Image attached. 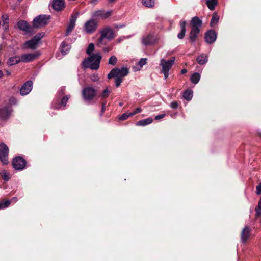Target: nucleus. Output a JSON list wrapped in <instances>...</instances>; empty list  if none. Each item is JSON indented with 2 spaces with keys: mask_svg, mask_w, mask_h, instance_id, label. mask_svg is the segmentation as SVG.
I'll return each instance as SVG.
<instances>
[{
  "mask_svg": "<svg viewBox=\"0 0 261 261\" xmlns=\"http://www.w3.org/2000/svg\"><path fill=\"white\" fill-rule=\"evenodd\" d=\"M12 111L10 106H5L0 108V119L2 120H7L10 116Z\"/></svg>",
  "mask_w": 261,
  "mask_h": 261,
  "instance_id": "obj_15",
  "label": "nucleus"
},
{
  "mask_svg": "<svg viewBox=\"0 0 261 261\" xmlns=\"http://www.w3.org/2000/svg\"><path fill=\"white\" fill-rule=\"evenodd\" d=\"M200 79V75L197 72L193 73L191 76L190 80L192 83L194 84H197Z\"/></svg>",
  "mask_w": 261,
  "mask_h": 261,
  "instance_id": "obj_32",
  "label": "nucleus"
},
{
  "mask_svg": "<svg viewBox=\"0 0 261 261\" xmlns=\"http://www.w3.org/2000/svg\"><path fill=\"white\" fill-rule=\"evenodd\" d=\"M38 43L32 38L31 40L26 41L24 44V48L34 50L36 49Z\"/></svg>",
  "mask_w": 261,
  "mask_h": 261,
  "instance_id": "obj_23",
  "label": "nucleus"
},
{
  "mask_svg": "<svg viewBox=\"0 0 261 261\" xmlns=\"http://www.w3.org/2000/svg\"><path fill=\"white\" fill-rule=\"evenodd\" d=\"M165 116V114L158 115L155 117L154 119L155 120H159L160 119H161L164 118Z\"/></svg>",
  "mask_w": 261,
  "mask_h": 261,
  "instance_id": "obj_53",
  "label": "nucleus"
},
{
  "mask_svg": "<svg viewBox=\"0 0 261 261\" xmlns=\"http://www.w3.org/2000/svg\"><path fill=\"white\" fill-rule=\"evenodd\" d=\"M97 23L94 19L87 21L84 25L85 32L89 34L93 33L96 29Z\"/></svg>",
  "mask_w": 261,
  "mask_h": 261,
  "instance_id": "obj_12",
  "label": "nucleus"
},
{
  "mask_svg": "<svg viewBox=\"0 0 261 261\" xmlns=\"http://www.w3.org/2000/svg\"><path fill=\"white\" fill-rule=\"evenodd\" d=\"M106 103H107V100H104L103 101H102L101 113H100L101 116L103 115V113L105 112V111L106 110Z\"/></svg>",
  "mask_w": 261,
  "mask_h": 261,
  "instance_id": "obj_43",
  "label": "nucleus"
},
{
  "mask_svg": "<svg viewBox=\"0 0 261 261\" xmlns=\"http://www.w3.org/2000/svg\"><path fill=\"white\" fill-rule=\"evenodd\" d=\"M91 80L93 82H97L99 80V77L97 74H93L91 76Z\"/></svg>",
  "mask_w": 261,
  "mask_h": 261,
  "instance_id": "obj_52",
  "label": "nucleus"
},
{
  "mask_svg": "<svg viewBox=\"0 0 261 261\" xmlns=\"http://www.w3.org/2000/svg\"><path fill=\"white\" fill-rule=\"evenodd\" d=\"M251 235V229L248 226H245L242 230L240 234L242 243L246 244L247 241L250 239Z\"/></svg>",
  "mask_w": 261,
  "mask_h": 261,
  "instance_id": "obj_14",
  "label": "nucleus"
},
{
  "mask_svg": "<svg viewBox=\"0 0 261 261\" xmlns=\"http://www.w3.org/2000/svg\"><path fill=\"white\" fill-rule=\"evenodd\" d=\"M2 27L5 30V31H8L9 30V22H3Z\"/></svg>",
  "mask_w": 261,
  "mask_h": 261,
  "instance_id": "obj_49",
  "label": "nucleus"
},
{
  "mask_svg": "<svg viewBox=\"0 0 261 261\" xmlns=\"http://www.w3.org/2000/svg\"><path fill=\"white\" fill-rule=\"evenodd\" d=\"M54 109H57V110H58L60 108V106L59 105L54 106Z\"/></svg>",
  "mask_w": 261,
  "mask_h": 261,
  "instance_id": "obj_56",
  "label": "nucleus"
},
{
  "mask_svg": "<svg viewBox=\"0 0 261 261\" xmlns=\"http://www.w3.org/2000/svg\"><path fill=\"white\" fill-rule=\"evenodd\" d=\"M11 201H17V199L16 197H13L11 200H10Z\"/></svg>",
  "mask_w": 261,
  "mask_h": 261,
  "instance_id": "obj_58",
  "label": "nucleus"
},
{
  "mask_svg": "<svg viewBox=\"0 0 261 261\" xmlns=\"http://www.w3.org/2000/svg\"><path fill=\"white\" fill-rule=\"evenodd\" d=\"M142 4L146 7L151 8L154 5V0H142Z\"/></svg>",
  "mask_w": 261,
  "mask_h": 261,
  "instance_id": "obj_35",
  "label": "nucleus"
},
{
  "mask_svg": "<svg viewBox=\"0 0 261 261\" xmlns=\"http://www.w3.org/2000/svg\"><path fill=\"white\" fill-rule=\"evenodd\" d=\"M129 116H131L130 115V113H125L124 114H123L120 117H119V120H121V121H124V120H126L127 119H128V118L129 117Z\"/></svg>",
  "mask_w": 261,
  "mask_h": 261,
  "instance_id": "obj_41",
  "label": "nucleus"
},
{
  "mask_svg": "<svg viewBox=\"0 0 261 261\" xmlns=\"http://www.w3.org/2000/svg\"><path fill=\"white\" fill-rule=\"evenodd\" d=\"M257 134L261 138V132H258Z\"/></svg>",
  "mask_w": 261,
  "mask_h": 261,
  "instance_id": "obj_62",
  "label": "nucleus"
},
{
  "mask_svg": "<svg viewBox=\"0 0 261 261\" xmlns=\"http://www.w3.org/2000/svg\"><path fill=\"white\" fill-rule=\"evenodd\" d=\"M0 175L5 181H9L11 178L10 174L6 170H3L0 172Z\"/></svg>",
  "mask_w": 261,
  "mask_h": 261,
  "instance_id": "obj_31",
  "label": "nucleus"
},
{
  "mask_svg": "<svg viewBox=\"0 0 261 261\" xmlns=\"http://www.w3.org/2000/svg\"><path fill=\"white\" fill-rule=\"evenodd\" d=\"M217 37V34L214 30H210L206 31L204 34V39L206 43L213 44L214 43Z\"/></svg>",
  "mask_w": 261,
  "mask_h": 261,
  "instance_id": "obj_11",
  "label": "nucleus"
},
{
  "mask_svg": "<svg viewBox=\"0 0 261 261\" xmlns=\"http://www.w3.org/2000/svg\"><path fill=\"white\" fill-rule=\"evenodd\" d=\"M65 7L64 0H53L52 8L57 11L63 10Z\"/></svg>",
  "mask_w": 261,
  "mask_h": 261,
  "instance_id": "obj_18",
  "label": "nucleus"
},
{
  "mask_svg": "<svg viewBox=\"0 0 261 261\" xmlns=\"http://www.w3.org/2000/svg\"><path fill=\"white\" fill-rule=\"evenodd\" d=\"M10 74H11V72L10 71H7V75H10Z\"/></svg>",
  "mask_w": 261,
  "mask_h": 261,
  "instance_id": "obj_61",
  "label": "nucleus"
},
{
  "mask_svg": "<svg viewBox=\"0 0 261 261\" xmlns=\"http://www.w3.org/2000/svg\"><path fill=\"white\" fill-rule=\"evenodd\" d=\"M11 203V201L7 200L6 201L2 200L0 201V209H4L8 207Z\"/></svg>",
  "mask_w": 261,
  "mask_h": 261,
  "instance_id": "obj_34",
  "label": "nucleus"
},
{
  "mask_svg": "<svg viewBox=\"0 0 261 261\" xmlns=\"http://www.w3.org/2000/svg\"><path fill=\"white\" fill-rule=\"evenodd\" d=\"M142 109L140 108H137L133 112H130V115L133 116L138 113L141 112Z\"/></svg>",
  "mask_w": 261,
  "mask_h": 261,
  "instance_id": "obj_46",
  "label": "nucleus"
},
{
  "mask_svg": "<svg viewBox=\"0 0 261 261\" xmlns=\"http://www.w3.org/2000/svg\"><path fill=\"white\" fill-rule=\"evenodd\" d=\"M79 15V13L78 12L73 13L71 15L69 20V23L66 29V36L69 35V34L74 29L75 25V22Z\"/></svg>",
  "mask_w": 261,
  "mask_h": 261,
  "instance_id": "obj_10",
  "label": "nucleus"
},
{
  "mask_svg": "<svg viewBox=\"0 0 261 261\" xmlns=\"http://www.w3.org/2000/svg\"><path fill=\"white\" fill-rule=\"evenodd\" d=\"M109 1L110 3H114L116 1V0H109Z\"/></svg>",
  "mask_w": 261,
  "mask_h": 261,
  "instance_id": "obj_60",
  "label": "nucleus"
},
{
  "mask_svg": "<svg viewBox=\"0 0 261 261\" xmlns=\"http://www.w3.org/2000/svg\"><path fill=\"white\" fill-rule=\"evenodd\" d=\"M97 90L90 86L83 88L82 90V96L85 101H90L93 99L96 95Z\"/></svg>",
  "mask_w": 261,
  "mask_h": 261,
  "instance_id": "obj_5",
  "label": "nucleus"
},
{
  "mask_svg": "<svg viewBox=\"0 0 261 261\" xmlns=\"http://www.w3.org/2000/svg\"><path fill=\"white\" fill-rule=\"evenodd\" d=\"M256 216H261V197L258 201V205L255 208Z\"/></svg>",
  "mask_w": 261,
  "mask_h": 261,
  "instance_id": "obj_36",
  "label": "nucleus"
},
{
  "mask_svg": "<svg viewBox=\"0 0 261 261\" xmlns=\"http://www.w3.org/2000/svg\"><path fill=\"white\" fill-rule=\"evenodd\" d=\"M122 82V78H121V77H116L115 79V86H116V87H119Z\"/></svg>",
  "mask_w": 261,
  "mask_h": 261,
  "instance_id": "obj_42",
  "label": "nucleus"
},
{
  "mask_svg": "<svg viewBox=\"0 0 261 261\" xmlns=\"http://www.w3.org/2000/svg\"><path fill=\"white\" fill-rule=\"evenodd\" d=\"M129 73V69L127 67H123L121 69L114 68L108 74V78L111 79L114 77H121L123 79Z\"/></svg>",
  "mask_w": 261,
  "mask_h": 261,
  "instance_id": "obj_4",
  "label": "nucleus"
},
{
  "mask_svg": "<svg viewBox=\"0 0 261 261\" xmlns=\"http://www.w3.org/2000/svg\"><path fill=\"white\" fill-rule=\"evenodd\" d=\"M97 1V0H91L90 1V3H92V4H93V3H94Z\"/></svg>",
  "mask_w": 261,
  "mask_h": 261,
  "instance_id": "obj_59",
  "label": "nucleus"
},
{
  "mask_svg": "<svg viewBox=\"0 0 261 261\" xmlns=\"http://www.w3.org/2000/svg\"><path fill=\"white\" fill-rule=\"evenodd\" d=\"M9 149L7 145L3 142L0 143V161L3 165L8 164Z\"/></svg>",
  "mask_w": 261,
  "mask_h": 261,
  "instance_id": "obj_6",
  "label": "nucleus"
},
{
  "mask_svg": "<svg viewBox=\"0 0 261 261\" xmlns=\"http://www.w3.org/2000/svg\"><path fill=\"white\" fill-rule=\"evenodd\" d=\"M40 55V53L38 51L34 53L22 54L20 58L21 62L28 63L35 60L38 58Z\"/></svg>",
  "mask_w": 261,
  "mask_h": 261,
  "instance_id": "obj_9",
  "label": "nucleus"
},
{
  "mask_svg": "<svg viewBox=\"0 0 261 261\" xmlns=\"http://www.w3.org/2000/svg\"><path fill=\"white\" fill-rule=\"evenodd\" d=\"M94 45L93 43H91L89 44L87 49H86V54L89 55H91L92 53L94 51Z\"/></svg>",
  "mask_w": 261,
  "mask_h": 261,
  "instance_id": "obj_37",
  "label": "nucleus"
},
{
  "mask_svg": "<svg viewBox=\"0 0 261 261\" xmlns=\"http://www.w3.org/2000/svg\"><path fill=\"white\" fill-rule=\"evenodd\" d=\"M111 93V90L107 87L99 94V97L101 98L102 101H103L104 100H106V99L109 97Z\"/></svg>",
  "mask_w": 261,
  "mask_h": 261,
  "instance_id": "obj_25",
  "label": "nucleus"
},
{
  "mask_svg": "<svg viewBox=\"0 0 261 261\" xmlns=\"http://www.w3.org/2000/svg\"><path fill=\"white\" fill-rule=\"evenodd\" d=\"M124 26V25H121V24H119V25H118V24H115L114 25V28H116V29H119V28H122Z\"/></svg>",
  "mask_w": 261,
  "mask_h": 261,
  "instance_id": "obj_54",
  "label": "nucleus"
},
{
  "mask_svg": "<svg viewBox=\"0 0 261 261\" xmlns=\"http://www.w3.org/2000/svg\"><path fill=\"white\" fill-rule=\"evenodd\" d=\"M196 61L198 64L203 65L207 63L208 61V57L207 55L203 54L197 57Z\"/></svg>",
  "mask_w": 261,
  "mask_h": 261,
  "instance_id": "obj_26",
  "label": "nucleus"
},
{
  "mask_svg": "<svg viewBox=\"0 0 261 261\" xmlns=\"http://www.w3.org/2000/svg\"><path fill=\"white\" fill-rule=\"evenodd\" d=\"M49 18L50 16H47L46 15H40L36 17L33 20L34 27L38 28L41 25H47Z\"/></svg>",
  "mask_w": 261,
  "mask_h": 261,
  "instance_id": "obj_8",
  "label": "nucleus"
},
{
  "mask_svg": "<svg viewBox=\"0 0 261 261\" xmlns=\"http://www.w3.org/2000/svg\"><path fill=\"white\" fill-rule=\"evenodd\" d=\"M199 33L200 29H196L191 28V30L189 36V40L191 43H193L195 42Z\"/></svg>",
  "mask_w": 261,
  "mask_h": 261,
  "instance_id": "obj_20",
  "label": "nucleus"
},
{
  "mask_svg": "<svg viewBox=\"0 0 261 261\" xmlns=\"http://www.w3.org/2000/svg\"><path fill=\"white\" fill-rule=\"evenodd\" d=\"M219 20V16L218 15V13L216 12H215L212 15V18L210 22V26L211 27H214L217 23L218 22Z\"/></svg>",
  "mask_w": 261,
  "mask_h": 261,
  "instance_id": "obj_30",
  "label": "nucleus"
},
{
  "mask_svg": "<svg viewBox=\"0 0 261 261\" xmlns=\"http://www.w3.org/2000/svg\"><path fill=\"white\" fill-rule=\"evenodd\" d=\"M256 193L257 195L261 194V182L256 186Z\"/></svg>",
  "mask_w": 261,
  "mask_h": 261,
  "instance_id": "obj_47",
  "label": "nucleus"
},
{
  "mask_svg": "<svg viewBox=\"0 0 261 261\" xmlns=\"http://www.w3.org/2000/svg\"><path fill=\"white\" fill-rule=\"evenodd\" d=\"M13 167L16 170H22L26 167L27 161L21 156H16L12 161Z\"/></svg>",
  "mask_w": 261,
  "mask_h": 261,
  "instance_id": "obj_7",
  "label": "nucleus"
},
{
  "mask_svg": "<svg viewBox=\"0 0 261 261\" xmlns=\"http://www.w3.org/2000/svg\"><path fill=\"white\" fill-rule=\"evenodd\" d=\"M65 88L64 87H62L60 88L58 91V94L60 96H62L65 94Z\"/></svg>",
  "mask_w": 261,
  "mask_h": 261,
  "instance_id": "obj_48",
  "label": "nucleus"
},
{
  "mask_svg": "<svg viewBox=\"0 0 261 261\" xmlns=\"http://www.w3.org/2000/svg\"><path fill=\"white\" fill-rule=\"evenodd\" d=\"M20 62H21L20 57L15 56L14 57H11L9 58V59L8 60L7 63L10 65H13L19 63Z\"/></svg>",
  "mask_w": 261,
  "mask_h": 261,
  "instance_id": "obj_27",
  "label": "nucleus"
},
{
  "mask_svg": "<svg viewBox=\"0 0 261 261\" xmlns=\"http://www.w3.org/2000/svg\"><path fill=\"white\" fill-rule=\"evenodd\" d=\"M70 98V95H67L62 97L61 100L60 105L63 106H65L68 99Z\"/></svg>",
  "mask_w": 261,
  "mask_h": 261,
  "instance_id": "obj_39",
  "label": "nucleus"
},
{
  "mask_svg": "<svg viewBox=\"0 0 261 261\" xmlns=\"http://www.w3.org/2000/svg\"><path fill=\"white\" fill-rule=\"evenodd\" d=\"M192 94L193 92L191 90L187 89L184 92L183 97L187 100H190L192 98Z\"/></svg>",
  "mask_w": 261,
  "mask_h": 261,
  "instance_id": "obj_33",
  "label": "nucleus"
},
{
  "mask_svg": "<svg viewBox=\"0 0 261 261\" xmlns=\"http://www.w3.org/2000/svg\"><path fill=\"white\" fill-rule=\"evenodd\" d=\"M175 60L174 57H171L168 60L162 59L161 60L160 65L162 66V72L164 73L165 79H167L169 76V71L172 68Z\"/></svg>",
  "mask_w": 261,
  "mask_h": 261,
  "instance_id": "obj_3",
  "label": "nucleus"
},
{
  "mask_svg": "<svg viewBox=\"0 0 261 261\" xmlns=\"http://www.w3.org/2000/svg\"><path fill=\"white\" fill-rule=\"evenodd\" d=\"M43 37V34L42 33H38L35 36H34L32 38L37 43L39 42L40 39Z\"/></svg>",
  "mask_w": 261,
  "mask_h": 261,
  "instance_id": "obj_40",
  "label": "nucleus"
},
{
  "mask_svg": "<svg viewBox=\"0 0 261 261\" xmlns=\"http://www.w3.org/2000/svg\"><path fill=\"white\" fill-rule=\"evenodd\" d=\"M178 106L179 103L177 101H174L172 102L170 104L171 108L174 109H176L178 108Z\"/></svg>",
  "mask_w": 261,
  "mask_h": 261,
  "instance_id": "obj_45",
  "label": "nucleus"
},
{
  "mask_svg": "<svg viewBox=\"0 0 261 261\" xmlns=\"http://www.w3.org/2000/svg\"><path fill=\"white\" fill-rule=\"evenodd\" d=\"M181 72L182 74H185L187 72V70L186 69H183L181 70Z\"/></svg>",
  "mask_w": 261,
  "mask_h": 261,
  "instance_id": "obj_55",
  "label": "nucleus"
},
{
  "mask_svg": "<svg viewBox=\"0 0 261 261\" xmlns=\"http://www.w3.org/2000/svg\"><path fill=\"white\" fill-rule=\"evenodd\" d=\"M206 4L210 10H214L218 4V0H206Z\"/></svg>",
  "mask_w": 261,
  "mask_h": 261,
  "instance_id": "obj_29",
  "label": "nucleus"
},
{
  "mask_svg": "<svg viewBox=\"0 0 261 261\" xmlns=\"http://www.w3.org/2000/svg\"><path fill=\"white\" fill-rule=\"evenodd\" d=\"M112 11L105 12L102 10L95 11L93 13V17L95 18L106 19L110 17L112 14Z\"/></svg>",
  "mask_w": 261,
  "mask_h": 261,
  "instance_id": "obj_16",
  "label": "nucleus"
},
{
  "mask_svg": "<svg viewBox=\"0 0 261 261\" xmlns=\"http://www.w3.org/2000/svg\"><path fill=\"white\" fill-rule=\"evenodd\" d=\"M4 76L3 72L2 70H0V79L2 78Z\"/></svg>",
  "mask_w": 261,
  "mask_h": 261,
  "instance_id": "obj_57",
  "label": "nucleus"
},
{
  "mask_svg": "<svg viewBox=\"0 0 261 261\" xmlns=\"http://www.w3.org/2000/svg\"><path fill=\"white\" fill-rule=\"evenodd\" d=\"M100 36L97 40V45L100 46V45L105 44L103 42L104 39H107L109 40H113L115 37L116 34L113 30L110 27H105L100 32Z\"/></svg>",
  "mask_w": 261,
  "mask_h": 261,
  "instance_id": "obj_2",
  "label": "nucleus"
},
{
  "mask_svg": "<svg viewBox=\"0 0 261 261\" xmlns=\"http://www.w3.org/2000/svg\"><path fill=\"white\" fill-rule=\"evenodd\" d=\"M153 121V119L151 118H148L145 119L140 120L138 121L136 123L137 126H146L147 125L151 124Z\"/></svg>",
  "mask_w": 261,
  "mask_h": 261,
  "instance_id": "obj_28",
  "label": "nucleus"
},
{
  "mask_svg": "<svg viewBox=\"0 0 261 261\" xmlns=\"http://www.w3.org/2000/svg\"><path fill=\"white\" fill-rule=\"evenodd\" d=\"M146 58H141L140 61L138 62V65L142 67L143 65L146 64Z\"/></svg>",
  "mask_w": 261,
  "mask_h": 261,
  "instance_id": "obj_44",
  "label": "nucleus"
},
{
  "mask_svg": "<svg viewBox=\"0 0 261 261\" xmlns=\"http://www.w3.org/2000/svg\"><path fill=\"white\" fill-rule=\"evenodd\" d=\"M157 39L151 34L144 36L142 38V43L145 46L152 45L156 43Z\"/></svg>",
  "mask_w": 261,
  "mask_h": 261,
  "instance_id": "obj_13",
  "label": "nucleus"
},
{
  "mask_svg": "<svg viewBox=\"0 0 261 261\" xmlns=\"http://www.w3.org/2000/svg\"><path fill=\"white\" fill-rule=\"evenodd\" d=\"M18 28L21 31L30 32L31 31V27L28 23L24 20H20L17 22Z\"/></svg>",
  "mask_w": 261,
  "mask_h": 261,
  "instance_id": "obj_21",
  "label": "nucleus"
},
{
  "mask_svg": "<svg viewBox=\"0 0 261 261\" xmlns=\"http://www.w3.org/2000/svg\"><path fill=\"white\" fill-rule=\"evenodd\" d=\"M119 105H120V106H123V103H120Z\"/></svg>",
  "mask_w": 261,
  "mask_h": 261,
  "instance_id": "obj_63",
  "label": "nucleus"
},
{
  "mask_svg": "<svg viewBox=\"0 0 261 261\" xmlns=\"http://www.w3.org/2000/svg\"><path fill=\"white\" fill-rule=\"evenodd\" d=\"M3 22H9V17L7 15H3L2 16Z\"/></svg>",
  "mask_w": 261,
  "mask_h": 261,
  "instance_id": "obj_50",
  "label": "nucleus"
},
{
  "mask_svg": "<svg viewBox=\"0 0 261 261\" xmlns=\"http://www.w3.org/2000/svg\"><path fill=\"white\" fill-rule=\"evenodd\" d=\"M117 58L115 56H112L109 59V64L112 65H115L117 62Z\"/></svg>",
  "mask_w": 261,
  "mask_h": 261,
  "instance_id": "obj_38",
  "label": "nucleus"
},
{
  "mask_svg": "<svg viewBox=\"0 0 261 261\" xmlns=\"http://www.w3.org/2000/svg\"><path fill=\"white\" fill-rule=\"evenodd\" d=\"M190 25L192 28L200 29L202 25V21L198 17H193L190 21Z\"/></svg>",
  "mask_w": 261,
  "mask_h": 261,
  "instance_id": "obj_19",
  "label": "nucleus"
},
{
  "mask_svg": "<svg viewBox=\"0 0 261 261\" xmlns=\"http://www.w3.org/2000/svg\"><path fill=\"white\" fill-rule=\"evenodd\" d=\"M70 49V46L65 41H63L60 46V51L63 55H66Z\"/></svg>",
  "mask_w": 261,
  "mask_h": 261,
  "instance_id": "obj_24",
  "label": "nucleus"
},
{
  "mask_svg": "<svg viewBox=\"0 0 261 261\" xmlns=\"http://www.w3.org/2000/svg\"><path fill=\"white\" fill-rule=\"evenodd\" d=\"M187 25V22L185 20H181L179 22V25L181 28V31L180 33H179L177 35V37L179 39H182L184 38L185 33L186 32V27Z\"/></svg>",
  "mask_w": 261,
  "mask_h": 261,
  "instance_id": "obj_22",
  "label": "nucleus"
},
{
  "mask_svg": "<svg viewBox=\"0 0 261 261\" xmlns=\"http://www.w3.org/2000/svg\"><path fill=\"white\" fill-rule=\"evenodd\" d=\"M101 58L100 54H93L83 61L81 63L82 68L84 69L90 68L92 70H97L99 68Z\"/></svg>",
  "mask_w": 261,
  "mask_h": 261,
  "instance_id": "obj_1",
  "label": "nucleus"
},
{
  "mask_svg": "<svg viewBox=\"0 0 261 261\" xmlns=\"http://www.w3.org/2000/svg\"><path fill=\"white\" fill-rule=\"evenodd\" d=\"M112 48H113L112 46H109L108 47H104L103 48L102 50L104 53H109L112 49Z\"/></svg>",
  "mask_w": 261,
  "mask_h": 261,
  "instance_id": "obj_51",
  "label": "nucleus"
},
{
  "mask_svg": "<svg viewBox=\"0 0 261 261\" xmlns=\"http://www.w3.org/2000/svg\"><path fill=\"white\" fill-rule=\"evenodd\" d=\"M33 82L31 80L27 81L21 86L20 89V93L21 95H25L29 94L32 90Z\"/></svg>",
  "mask_w": 261,
  "mask_h": 261,
  "instance_id": "obj_17",
  "label": "nucleus"
}]
</instances>
